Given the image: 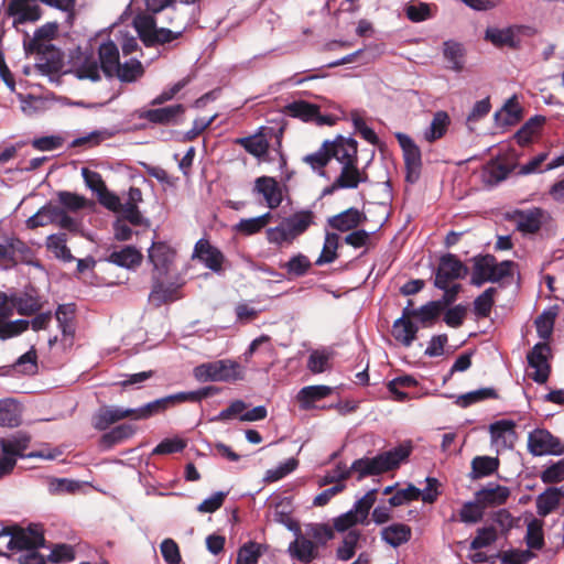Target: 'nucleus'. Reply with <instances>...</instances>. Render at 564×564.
<instances>
[{"label": "nucleus", "mask_w": 564, "mask_h": 564, "mask_svg": "<svg viewBox=\"0 0 564 564\" xmlns=\"http://www.w3.org/2000/svg\"><path fill=\"white\" fill-rule=\"evenodd\" d=\"M412 452L410 442L378 454L375 457H362L352 462L349 469H344L338 475H326L319 481V486H326L333 482L339 484L348 479L351 473L357 474V480L368 476H378L390 470L399 468L402 462L406 460Z\"/></svg>", "instance_id": "nucleus-1"}, {"label": "nucleus", "mask_w": 564, "mask_h": 564, "mask_svg": "<svg viewBox=\"0 0 564 564\" xmlns=\"http://www.w3.org/2000/svg\"><path fill=\"white\" fill-rule=\"evenodd\" d=\"M473 262L470 283L475 286H481L486 282L497 283L505 278L512 276V269L516 265L511 260L498 263L492 254L476 256Z\"/></svg>", "instance_id": "nucleus-2"}, {"label": "nucleus", "mask_w": 564, "mask_h": 564, "mask_svg": "<svg viewBox=\"0 0 564 564\" xmlns=\"http://www.w3.org/2000/svg\"><path fill=\"white\" fill-rule=\"evenodd\" d=\"M29 229H35L47 225H56L69 232L80 230V221L65 213L58 205L48 203L42 206L33 216L25 221Z\"/></svg>", "instance_id": "nucleus-3"}, {"label": "nucleus", "mask_w": 564, "mask_h": 564, "mask_svg": "<svg viewBox=\"0 0 564 564\" xmlns=\"http://www.w3.org/2000/svg\"><path fill=\"white\" fill-rule=\"evenodd\" d=\"M194 377L199 382H235L242 379V371L238 362L223 359L198 365L194 368Z\"/></svg>", "instance_id": "nucleus-4"}, {"label": "nucleus", "mask_w": 564, "mask_h": 564, "mask_svg": "<svg viewBox=\"0 0 564 564\" xmlns=\"http://www.w3.org/2000/svg\"><path fill=\"white\" fill-rule=\"evenodd\" d=\"M2 536H10L9 550H25V552L36 550L45 542L43 531L37 525H30L26 529L17 525L3 528L0 532V538Z\"/></svg>", "instance_id": "nucleus-5"}, {"label": "nucleus", "mask_w": 564, "mask_h": 564, "mask_svg": "<svg viewBox=\"0 0 564 564\" xmlns=\"http://www.w3.org/2000/svg\"><path fill=\"white\" fill-rule=\"evenodd\" d=\"M399 145L403 153L405 166V181L413 184L419 181L422 171V153L411 137L403 132H395Z\"/></svg>", "instance_id": "nucleus-6"}, {"label": "nucleus", "mask_w": 564, "mask_h": 564, "mask_svg": "<svg viewBox=\"0 0 564 564\" xmlns=\"http://www.w3.org/2000/svg\"><path fill=\"white\" fill-rule=\"evenodd\" d=\"M528 448L533 456L561 455L564 445L561 440L545 429H535L529 433Z\"/></svg>", "instance_id": "nucleus-7"}, {"label": "nucleus", "mask_w": 564, "mask_h": 564, "mask_svg": "<svg viewBox=\"0 0 564 564\" xmlns=\"http://www.w3.org/2000/svg\"><path fill=\"white\" fill-rule=\"evenodd\" d=\"M468 273V268L458 259L456 254L446 253L440 258L435 272L434 286L444 289L445 283L464 279Z\"/></svg>", "instance_id": "nucleus-8"}, {"label": "nucleus", "mask_w": 564, "mask_h": 564, "mask_svg": "<svg viewBox=\"0 0 564 564\" xmlns=\"http://www.w3.org/2000/svg\"><path fill=\"white\" fill-rule=\"evenodd\" d=\"M6 13L13 24L34 23L42 18L43 10L35 0H9Z\"/></svg>", "instance_id": "nucleus-9"}, {"label": "nucleus", "mask_w": 564, "mask_h": 564, "mask_svg": "<svg viewBox=\"0 0 564 564\" xmlns=\"http://www.w3.org/2000/svg\"><path fill=\"white\" fill-rule=\"evenodd\" d=\"M550 352V346L546 343H538L528 352V364L534 371L530 375V378L536 383H545L551 373V366L547 362V354Z\"/></svg>", "instance_id": "nucleus-10"}, {"label": "nucleus", "mask_w": 564, "mask_h": 564, "mask_svg": "<svg viewBox=\"0 0 564 564\" xmlns=\"http://www.w3.org/2000/svg\"><path fill=\"white\" fill-rule=\"evenodd\" d=\"M185 113L182 104L171 105L162 108L139 110L138 118L153 124L170 126L178 123V119Z\"/></svg>", "instance_id": "nucleus-11"}, {"label": "nucleus", "mask_w": 564, "mask_h": 564, "mask_svg": "<svg viewBox=\"0 0 564 564\" xmlns=\"http://www.w3.org/2000/svg\"><path fill=\"white\" fill-rule=\"evenodd\" d=\"M11 294H7V301L0 304V339L2 340L19 336L29 328V321H8L15 310V305L11 303Z\"/></svg>", "instance_id": "nucleus-12"}, {"label": "nucleus", "mask_w": 564, "mask_h": 564, "mask_svg": "<svg viewBox=\"0 0 564 564\" xmlns=\"http://www.w3.org/2000/svg\"><path fill=\"white\" fill-rule=\"evenodd\" d=\"M31 443V436L26 432L19 431L9 437H0V448L3 454L14 457H45L41 452L25 454Z\"/></svg>", "instance_id": "nucleus-13"}, {"label": "nucleus", "mask_w": 564, "mask_h": 564, "mask_svg": "<svg viewBox=\"0 0 564 564\" xmlns=\"http://www.w3.org/2000/svg\"><path fill=\"white\" fill-rule=\"evenodd\" d=\"M180 285L175 283L165 284L163 276L152 274V288L149 294V302L160 307L181 299Z\"/></svg>", "instance_id": "nucleus-14"}, {"label": "nucleus", "mask_w": 564, "mask_h": 564, "mask_svg": "<svg viewBox=\"0 0 564 564\" xmlns=\"http://www.w3.org/2000/svg\"><path fill=\"white\" fill-rule=\"evenodd\" d=\"M367 221L366 214L356 208L349 207L334 216L327 218V226L339 232H348L359 228Z\"/></svg>", "instance_id": "nucleus-15"}, {"label": "nucleus", "mask_w": 564, "mask_h": 564, "mask_svg": "<svg viewBox=\"0 0 564 564\" xmlns=\"http://www.w3.org/2000/svg\"><path fill=\"white\" fill-rule=\"evenodd\" d=\"M328 144L330 160L334 158L341 165L350 161L358 163V142L355 139L337 135L334 140H328Z\"/></svg>", "instance_id": "nucleus-16"}, {"label": "nucleus", "mask_w": 564, "mask_h": 564, "mask_svg": "<svg viewBox=\"0 0 564 564\" xmlns=\"http://www.w3.org/2000/svg\"><path fill=\"white\" fill-rule=\"evenodd\" d=\"M176 252L166 242H153L149 249V260L153 264V274L164 276L169 273L170 267L174 262Z\"/></svg>", "instance_id": "nucleus-17"}, {"label": "nucleus", "mask_w": 564, "mask_h": 564, "mask_svg": "<svg viewBox=\"0 0 564 564\" xmlns=\"http://www.w3.org/2000/svg\"><path fill=\"white\" fill-rule=\"evenodd\" d=\"M192 259L199 260L214 272L220 271L225 261L224 253L207 239H199L195 243Z\"/></svg>", "instance_id": "nucleus-18"}, {"label": "nucleus", "mask_w": 564, "mask_h": 564, "mask_svg": "<svg viewBox=\"0 0 564 564\" xmlns=\"http://www.w3.org/2000/svg\"><path fill=\"white\" fill-rule=\"evenodd\" d=\"M544 217V210L539 207L521 210L517 209L510 215L517 229L523 234H535L540 230Z\"/></svg>", "instance_id": "nucleus-19"}, {"label": "nucleus", "mask_w": 564, "mask_h": 564, "mask_svg": "<svg viewBox=\"0 0 564 564\" xmlns=\"http://www.w3.org/2000/svg\"><path fill=\"white\" fill-rule=\"evenodd\" d=\"M130 419L137 421L135 409H122L118 406H102L94 416V427L98 431H105L110 425L123 420Z\"/></svg>", "instance_id": "nucleus-20"}, {"label": "nucleus", "mask_w": 564, "mask_h": 564, "mask_svg": "<svg viewBox=\"0 0 564 564\" xmlns=\"http://www.w3.org/2000/svg\"><path fill=\"white\" fill-rule=\"evenodd\" d=\"M11 297V303L15 305L20 315L31 316L39 313L43 307L41 297L33 286H28L22 292L12 293Z\"/></svg>", "instance_id": "nucleus-21"}, {"label": "nucleus", "mask_w": 564, "mask_h": 564, "mask_svg": "<svg viewBox=\"0 0 564 564\" xmlns=\"http://www.w3.org/2000/svg\"><path fill=\"white\" fill-rule=\"evenodd\" d=\"M58 31L56 22H47L35 30L34 36L30 41H24V51L29 54L34 52H43L42 50L55 48L53 44L44 43V41L53 40Z\"/></svg>", "instance_id": "nucleus-22"}, {"label": "nucleus", "mask_w": 564, "mask_h": 564, "mask_svg": "<svg viewBox=\"0 0 564 564\" xmlns=\"http://www.w3.org/2000/svg\"><path fill=\"white\" fill-rule=\"evenodd\" d=\"M180 403H184L182 392L156 399L135 409L137 420L150 419Z\"/></svg>", "instance_id": "nucleus-23"}, {"label": "nucleus", "mask_w": 564, "mask_h": 564, "mask_svg": "<svg viewBox=\"0 0 564 564\" xmlns=\"http://www.w3.org/2000/svg\"><path fill=\"white\" fill-rule=\"evenodd\" d=\"M254 192L261 194L271 209L279 207L283 200L282 191L275 178L260 176L254 182Z\"/></svg>", "instance_id": "nucleus-24"}, {"label": "nucleus", "mask_w": 564, "mask_h": 564, "mask_svg": "<svg viewBox=\"0 0 564 564\" xmlns=\"http://www.w3.org/2000/svg\"><path fill=\"white\" fill-rule=\"evenodd\" d=\"M99 66L106 77H115L120 66V56L118 46L112 42L108 41L102 43L98 48Z\"/></svg>", "instance_id": "nucleus-25"}, {"label": "nucleus", "mask_w": 564, "mask_h": 564, "mask_svg": "<svg viewBox=\"0 0 564 564\" xmlns=\"http://www.w3.org/2000/svg\"><path fill=\"white\" fill-rule=\"evenodd\" d=\"M510 497V489L498 484H489L475 494L476 500L484 508L503 505Z\"/></svg>", "instance_id": "nucleus-26"}, {"label": "nucleus", "mask_w": 564, "mask_h": 564, "mask_svg": "<svg viewBox=\"0 0 564 564\" xmlns=\"http://www.w3.org/2000/svg\"><path fill=\"white\" fill-rule=\"evenodd\" d=\"M106 261L118 267L134 270L143 260V254L133 246H126L120 250H113L109 253Z\"/></svg>", "instance_id": "nucleus-27"}, {"label": "nucleus", "mask_w": 564, "mask_h": 564, "mask_svg": "<svg viewBox=\"0 0 564 564\" xmlns=\"http://www.w3.org/2000/svg\"><path fill=\"white\" fill-rule=\"evenodd\" d=\"M419 327L409 319V313L402 312V316L394 321L392 336L404 347H410L416 339Z\"/></svg>", "instance_id": "nucleus-28"}, {"label": "nucleus", "mask_w": 564, "mask_h": 564, "mask_svg": "<svg viewBox=\"0 0 564 564\" xmlns=\"http://www.w3.org/2000/svg\"><path fill=\"white\" fill-rule=\"evenodd\" d=\"M55 318L63 335L62 340L65 343L68 341V345H72L76 332L75 306L73 304L58 305L55 312Z\"/></svg>", "instance_id": "nucleus-29"}, {"label": "nucleus", "mask_w": 564, "mask_h": 564, "mask_svg": "<svg viewBox=\"0 0 564 564\" xmlns=\"http://www.w3.org/2000/svg\"><path fill=\"white\" fill-rule=\"evenodd\" d=\"M34 52L39 55L35 68L41 75H55L61 72L63 66L62 53L58 48L42 50Z\"/></svg>", "instance_id": "nucleus-30"}, {"label": "nucleus", "mask_w": 564, "mask_h": 564, "mask_svg": "<svg viewBox=\"0 0 564 564\" xmlns=\"http://www.w3.org/2000/svg\"><path fill=\"white\" fill-rule=\"evenodd\" d=\"M564 500V485L561 487H549L536 498V512L540 517H546L553 512Z\"/></svg>", "instance_id": "nucleus-31"}, {"label": "nucleus", "mask_w": 564, "mask_h": 564, "mask_svg": "<svg viewBox=\"0 0 564 564\" xmlns=\"http://www.w3.org/2000/svg\"><path fill=\"white\" fill-rule=\"evenodd\" d=\"M315 214L310 209L299 210L291 216L284 218L282 221L289 229L294 240L302 236L313 224Z\"/></svg>", "instance_id": "nucleus-32"}, {"label": "nucleus", "mask_w": 564, "mask_h": 564, "mask_svg": "<svg viewBox=\"0 0 564 564\" xmlns=\"http://www.w3.org/2000/svg\"><path fill=\"white\" fill-rule=\"evenodd\" d=\"M336 180L337 185L341 186L343 189H354L357 188L360 183L368 181V174L359 170L358 163L350 161L341 166V171Z\"/></svg>", "instance_id": "nucleus-33"}, {"label": "nucleus", "mask_w": 564, "mask_h": 564, "mask_svg": "<svg viewBox=\"0 0 564 564\" xmlns=\"http://www.w3.org/2000/svg\"><path fill=\"white\" fill-rule=\"evenodd\" d=\"M137 432V426L131 423H123L115 426L109 432L101 435L99 446L104 451L112 448L115 445L132 437Z\"/></svg>", "instance_id": "nucleus-34"}, {"label": "nucleus", "mask_w": 564, "mask_h": 564, "mask_svg": "<svg viewBox=\"0 0 564 564\" xmlns=\"http://www.w3.org/2000/svg\"><path fill=\"white\" fill-rule=\"evenodd\" d=\"M332 393L333 388L328 386H307L297 392L296 400L300 403V408L307 411L314 408L316 401L325 399Z\"/></svg>", "instance_id": "nucleus-35"}, {"label": "nucleus", "mask_w": 564, "mask_h": 564, "mask_svg": "<svg viewBox=\"0 0 564 564\" xmlns=\"http://www.w3.org/2000/svg\"><path fill=\"white\" fill-rule=\"evenodd\" d=\"M79 54L80 56L73 70L74 75L78 79L99 82L101 78L99 73L101 68L98 61L93 54H83L82 52H79Z\"/></svg>", "instance_id": "nucleus-36"}, {"label": "nucleus", "mask_w": 564, "mask_h": 564, "mask_svg": "<svg viewBox=\"0 0 564 564\" xmlns=\"http://www.w3.org/2000/svg\"><path fill=\"white\" fill-rule=\"evenodd\" d=\"M22 408L12 398L0 400V426L17 427L21 424Z\"/></svg>", "instance_id": "nucleus-37"}, {"label": "nucleus", "mask_w": 564, "mask_h": 564, "mask_svg": "<svg viewBox=\"0 0 564 564\" xmlns=\"http://www.w3.org/2000/svg\"><path fill=\"white\" fill-rule=\"evenodd\" d=\"M290 554L302 563H310L317 557L318 551L314 542L299 535L289 546Z\"/></svg>", "instance_id": "nucleus-38"}, {"label": "nucleus", "mask_w": 564, "mask_h": 564, "mask_svg": "<svg viewBox=\"0 0 564 564\" xmlns=\"http://www.w3.org/2000/svg\"><path fill=\"white\" fill-rule=\"evenodd\" d=\"M522 107L518 101V97H510L501 108L495 113V120L502 126H514L522 119Z\"/></svg>", "instance_id": "nucleus-39"}, {"label": "nucleus", "mask_w": 564, "mask_h": 564, "mask_svg": "<svg viewBox=\"0 0 564 564\" xmlns=\"http://www.w3.org/2000/svg\"><path fill=\"white\" fill-rule=\"evenodd\" d=\"M412 530L408 524L393 523L382 529L381 539L393 547H398L411 540Z\"/></svg>", "instance_id": "nucleus-40"}, {"label": "nucleus", "mask_w": 564, "mask_h": 564, "mask_svg": "<svg viewBox=\"0 0 564 564\" xmlns=\"http://www.w3.org/2000/svg\"><path fill=\"white\" fill-rule=\"evenodd\" d=\"M45 246L56 259L63 262H72L75 260L70 249L67 247V235L65 232L50 235L46 238Z\"/></svg>", "instance_id": "nucleus-41"}, {"label": "nucleus", "mask_w": 564, "mask_h": 564, "mask_svg": "<svg viewBox=\"0 0 564 564\" xmlns=\"http://www.w3.org/2000/svg\"><path fill=\"white\" fill-rule=\"evenodd\" d=\"M284 112L304 122H314L315 117L318 115V106L305 100H295L284 107Z\"/></svg>", "instance_id": "nucleus-42"}, {"label": "nucleus", "mask_w": 564, "mask_h": 564, "mask_svg": "<svg viewBox=\"0 0 564 564\" xmlns=\"http://www.w3.org/2000/svg\"><path fill=\"white\" fill-rule=\"evenodd\" d=\"M499 458L490 456H476L471 460L469 478L476 480L495 474L499 468Z\"/></svg>", "instance_id": "nucleus-43"}, {"label": "nucleus", "mask_w": 564, "mask_h": 564, "mask_svg": "<svg viewBox=\"0 0 564 564\" xmlns=\"http://www.w3.org/2000/svg\"><path fill=\"white\" fill-rule=\"evenodd\" d=\"M56 196L59 208H63L68 215L69 213H77L91 205V203L85 196L73 192L59 191L57 192Z\"/></svg>", "instance_id": "nucleus-44"}, {"label": "nucleus", "mask_w": 564, "mask_h": 564, "mask_svg": "<svg viewBox=\"0 0 564 564\" xmlns=\"http://www.w3.org/2000/svg\"><path fill=\"white\" fill-rule=\"evenodd\" d=\"M328 145V140H325L316 152L306 154L302 159L305 164L321 176H326L325 167L330 162Z\"/></svg>", "instance_id": "nucleus-45"}, {"label": "nucleus", "mask_w": 564, "mask_h": 564, "mask_svg": "<svg viewBox=\"0 0 564 564\" xmlns=\"http://www.w3.org/2000/svg\"><path fill=\"white\" fill-rule=\"evenodd\" d=\"M451 119L447 112L437 111L434 113L430 128L425 131L424 138L432 143L443 138L448 129Z\"/></svg>", "instance_id": "nucleus-46"}, {"label": "nucleus", "mask_w": 564, "mask_h": 564, "mask_svg": "<svg viewBox=\"0 0 564 564\" xmlns=\"http://www.w3.org/2000/svg\"><path fill=\"white\" fill-rule=\"evenodd\" d=\"M545 123V117L535 115L530 118L514 134V139L519 145H525L531 142L534 134H536L543 124Z\"/></svg>", "instance_id": "nucleus-47"}, {"label": "nucleus", "mask_w": 564, "mask_h": 564, "mask_svg": "<svg viewBox=\"0 0 564 564\" xmlns=\"http://www.w3.org/2000/svg\"><path fill=\"white\" fill-rule=\"evenodd\" d=\"M339 247V236L336 232L326 231L324 246L319 257L317 258L315 264L323 265L326 263H332L338 258L337 249Z\"/></svg>", "instance_id": "nucleus-48"}, {"label": "nucleus", "mask_w": 564, "mask_h": 564, "mask_svg": "<svg viewBox=\"0 0 564 564\" xmlns=\"http://www.w3.org/2000/svg\"><path fill=\"white\" fill-rule=\"evenodd\" d=\"M271 213L254 218H243L236 225V230L245 236L260 232L271 220Z\"/></svg>", "instance_id": "nucleus-49"}, {"label": "nucleus", "mask_w": 564, "mask_h": 564, "mask_svg": "<svg viewBox=\"0 0 564 564\" xmlns=\"http://www.w3.org/2000/svg\"><path fill=\"white\" fill-rule=\"evenodd\" d=\"M486 40L490 41L497 47H512L516 48L519 44V40L516 39V34L512 29H488L486 31Z\"/></svg>", "instance_id": "nucleus-50"}, {"label": "nucleus", "mask_w": 564, "mask_h": 564, "mask_svg": "<svg viewBox=\"0 0 564 564\" xmlns=\"http://www.w3.org/2000/svg\"><path fill=\"white\" fill-rule=\"evenodd\" d=\"M312 263L310 259L303 254L297 253L293 256L288 262L280 265L281 269L285 270L289 276H303L311 269Z\"/></svg>", "instance_id": "nucleus-51"}, {"label": "nucleus", "mask_w": 564, "mask_h": 564, "mask_svg": "<svg viewBox=\"0 0 564 564\" xmlns=\"http://www.w3.org/2000/svg\"><path fill=\"white\" fill-rule=\"evenodd\" d=\"M443 311L440 302L430 301L415 310L412 315H415V318H417L423 326H431L436 322Z\"/></svg>", "instance_id": "nucleus-52"}, {"label": "nucleus", "mask_w": 564, "mask_h": 564, "mask_svg": "<svg viewBox=\"0 0 564 564\" xmlns=\"http://www.w3.org/2000/svg\"><path fill=\"white\" fill-rule=\"evenodd\" d=\"M444 58L451 64L449 68L460 72L464 67L463 45L453 41L444 42Z\"/></svg>", "instance_id": "nucleus-53"}, {"label": "nucleus", "mask_w": 564, "mask_h": 564, "mask_svg": "<svg viewBox=\"0 0 564 564\" xmlns=\"http://www.w3.org/2000/svg\"><path fill=\"white\" fill-rule=\"evenodd\" d=\"M497 294L496 288L486 289L474 301V312L478 317H488L495 305V295Z\"/></svg>", "instance_id": "nucleus-54"}, {"label": "nucleus", "mask_w": 564, "mask_h": 564, "mask_svg": "<svg viewBox=\"0 0 564 564\" xmlns=\"http://www.w3.org/2000/svg\"><path fill=\"white\" fill-rule=\"evenodd\" d=\"M497 398L498 393L494 388H481L459 395L455 403L460 408H468L469 405L482 400Z\"/></svg>", "instance_id": "nucleus-55"}, {"label": "nucleus", "mask_w": 564, "mask_h": 564, "mask_svg": "<svg viewBox=\"0 0 564 564\" xmlns=\"http://www.w3.org/2000/svg\"><path fill=\"white\" fill-rule=\"evenodd\" d=\"M236 142L248 153L257 158L267 154L269 150V142L262 135L240 138Z\"/></svg>", "instance_id": "nucleus-56"}, {"label": "nucleus", "mask_w": 564, "mask_h": 564, "mask_svg": "<svg viewBox=\"0 0 564 564\" xmlns=\"http://www.w3.org/2000/svg\"><path fill=\"white\" fill-rule=\"evenodd\" d=\"M143 74L144 69L141 62L138 59H132L124 64H120L115 76L118 77L121 82L132 83L140 78Z\"/></svg>", "instance_id": "nucleus-57"}, {"label": "nucleus", "mask_w": 564, "mask_h": 564, "mask_svg": "<svg viewBox=\"0 0 564 564\" xmlns=\"http://www.w3.org/2000/svg\"><path fill=\"white\" fill-rule=\"evenodd\" d=\"M431 8L426 2H411L405 8V15L412 22H423L433 17Z\"/></svg>", "instance_id": "nucleus-58"}, {"label": "nucleus", "mask_w": 564, "mask_h": 564, "mask_svg": "<svg viewBox=\"0 0 564 564\" xmlns=\"http://www.w3.org/2000/svg\"><path fill=\"white\" fill-rule=\"evenodd\" d=\"M485 508L476 499L463 505L459 511V519L464 523H477L484 517Z\"/></svg>", "instance_id": "nucleus-59"}, {"label": "nucleus", "mask_w": 564, "mask_h": 564, "mask_svg": "<svg viewBox=\"0 0 564 564\" xmlns=\"http://www.w3.org/2000/svg\"><path fill=\"white\" fill-rule=\"evenodd\" d=\"M183 31L174 32L170 29L156 28L155 31L151 32V35H148V44L145 46L164 45L181 37Z\"/></svg>", "instance_id": "nucleus-60"}, {"label": "nucleus", "mask_w": 564, "mask_h": 564, "mask_svg": "<svg viewBox=\"0 0 564 564\" xmlns=\"http://www.w3.org/2000/svg\"><path fill=\"white\" fill-rule=\"evenodd\" d=\"M14 368L18 372L23 375H35L37 372V355L34 348L23 354L17 362Z\"/></svg>", "instance_id": "nucleus-61"}, {"label": "nucleus", "mask_w": 564, "mask_h": 564, "mask_svg": "<svg viewBox=\"0 0 564 564\" xmlns=\"http://www.w3.org/2000/svg\"><path fill=\"white\" fill-rule=\"evenodd\" d=\"M359 539L360 533L356 530H350L344 538L343 544L337 550V557L341 561L350 560L355 555Z\"/></svg>", "instance_id": "nucleus-62"}, {"label": "nucleus", "mask_w": 564, "mask_h": 564, "mask_svg": "<svg viewBox=\"0 0 564 564\" xmlns=\"http://www.w3.org/2000/svg\"><path fill=\"white\" fill-rule=\"evenodd\" d=\"M330 355L326 351L313 350L307 360V369L312 373H322L330 368Z\"/></svg>", "instance_id": "nucleus-63"}, {"label": "nucleus", "mask_w": 564, "mask_h": 564, "mask_svg": "<svg viewBox=\"0 0 564 564\" xmlns=\"http://www.w3.org/2000/svg\"><path fill=\"white\" fill-rule=\"evenodd\" d=\"M540 477L547 485L564 481V458L546 467Z\"/></svg>", "instance_id": "nucleus-64"}]
</instances>
